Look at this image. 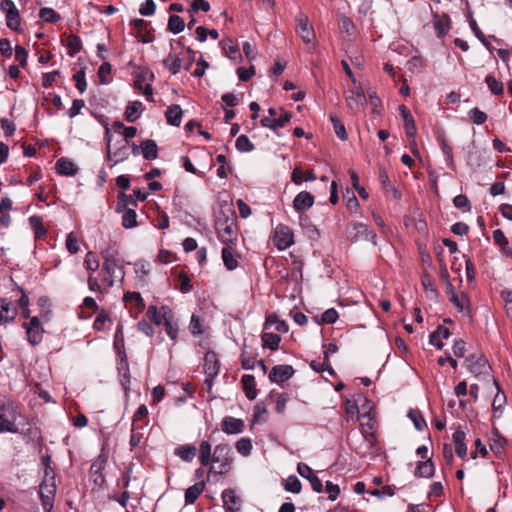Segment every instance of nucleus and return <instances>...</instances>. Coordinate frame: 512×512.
I'll list each match as a JSON object with an SVG mask.
<instances>
[{"instance_id":"nucleus-1","label":"nucleus","mask_w":512,"mask_h":512,"mask_svg":"<svg viewBox=\"0 0 512 512\" xmlns=\"http://www.w3.org/2000/svg\"><path fill=\"white\" fill-rule=\"evenodd\" d=\"M236 222V212L230 205L221 206L215 214V229L219 240L223 244H233L236 240Z\"/></svg>"},{"instance_id":"nucleus-2","label":"nucleus","mask_w":512,"mask_h":512,"mask_svg":"<svg viewBox=\"0 0 512 512\" xmlns=\"http://www.w3.org/2000/svg\"><path fill=\"white\" fill-rule=\"evenodd\" d=\"M101 256L104 260L103 269L112 278L124 277L123 263L115 242L109 243L108 246L102 250Z\"/></svg>"},{"instance_id":"nucleus-3","label":"nucleus","mask_w":512,"mask_h":512,"mask_svg":"<svg viewBox=\"0 0 512 512\" xmlns=\"http://www.w3.org/2000/svg\"><path fill=\"white\" fill-rule=\"evenodd\" d=\"M56 491L55 476L52 471H50V467H45L44 479L39 488L41 504L45 512H51Z\"/></svg>"},{"instance_id":"nucleus-4","label":"nucleus","mask_w":512,"mask_h":512,"mask_svg":"<svg viewBox=\"0 0 512 512\" xmlns=\"http://www.w3.org/2000/svg\"><path fill=\"white\" fill-rule=\"evenodd\" d=\"M16 418L17 411L15 405L12 402L0 400V433H17Z\"/></svg>"},{"instance_id":"nucleus-5","label":"nucleus","mask_w":512,"mask_h":512,"mask_svg":"<svg viewBox=\"0 0 512 512\" xmlns=\"http://www.w3.org/2000/svg\"><path fill=\"white\" fill-rule=\"evenodd\" d=\"M233 461L232 449L228 444H218L212 454L211 463L218 464V473H227Z\"/></svg>"},{"instance_id":"nucleus-6","label":"nucleus","mask_w":512,"mask_h":512,"mask_svg":"<svg viewBox=\"0 0 512 512\" xmlns=\"http://www.w3.org/2000/svg\"><path fill=\"white\" fill-rule=\"evenodd\" d=\"M465 365L475 377L487 376L491 370L488 360L482 354L469 355L465 360Z\"/></svg>"},{"instance_id":"nucleus-7","label":"nucleus","mask_w":512,"mask_h":512,"mask_svg":"<svg viewBox=\"0 0 512 512\" xmlns=\"http://www.w3.org/2000/svg\"><path fill=\"white\" fill-rule=\"evenodd\" d=\"M0 9L5 13L7 26L16 32H19L21 30V18L14 2L12 0H3L0 3Z\"/></svg>"},{"instance_id":"nucleus-8","label":"nucleus","mask_w":512,"mask_h":512,"mask_svg":"<svg viewBox=\"0 0 512 512\" xmlns=\"http://www.w3.org/2000/svg\"><path fill=\"white\" fill-rule=\"evenodd\" d=\"M345 100L348 110L355 114L360 111L366 103V96L361 86L349 89L345 92Z\"/></svg>"},{"instance_id":"nucleus-9","label":"nucleus","mask_w":512,"mask_h":512,"mask_svg":"<svg viewBox=\"0 0 512 512\" xmlns=\"http://www.w3.org/2000/svg\"><path fill=\"white\" fill-rule=\"evenodd\" d=\"M154 74L149 69H142L136 77L135 88L142 91L148 101H153V88L151 82Z\"/></svg>"},{"instance_id":"nucleus-10","label":"nucleus","mask_w":512,"mask_h":512,"mask_svg":"<svg viewBox=\"0 0 512 512\" xmlns=\"http://www.w3.org/2000/svg\"><path fill=\"white\" fill-rule=\"evenodd\" d=\"M273 243L279 250L290 247L294 243L292 230L287 225L279 224L274 230Z\"/></svg>"},{"instance_id":"nucleus-11","label":"nucleus","mask_w":512,"mask_h":512,"mask_svg":"<svg viewBox=\"0 0 512 512\" xmlns=\"http://www.w3.org/2000/svg\"><path fill=\"white\" fill-rule=\"evenodd\" d=\"M347 236L351 242H357L361 240H371L375 243V233L368 229L365 224L355 223L347 228Z\"/></svg>"},{"instance_id":"nucleus-12","label":"nucleus","mask_w":512,"mask_h":512,"mask_svg":"<svg viewBox=\"0 0 512 512\" xmlns=\"http://www.w3.org/2000/svg\"><path fill=\"white\" fill-rule=\"evenodd\" d=\"M162 316L163 326L165 327V331L168 337L171 340L176 341L178 337L179 325L172 309L165 305L162 306Z\"/></svg>"},{"instance_id":"nucleus-13","label":"nucleus","mask_w":512,"mask_h":512,"mask_svg":"<svg viewBox=\"0 0 512 512\" xmlns=\"http://www.w3.org/2000/svg\"><path fill=\"white\" fill-rule=\"evenodd\" d=\"M399 111H400V114L404 121V129H405L406 136L409 139L414 140L416 133H417V129H416L415 121H414V118H413L411 112L405 105H400ZM412 144H413L412 152L414 154L418 153L415 141H413Z\"/></svg>"},{"instance_id":"nucleus-14","label":"nucleus","mask_w":512,"mask_h":512,"mask_svg":"<svg viewBox=\"0 0 512 512\" xmlns=\"http://www.w3.org/2000/svg\"><path fill=\"white\" fill-rule=\"evenodd\" d=\"M294 374V369L290 365H276L274 366L270 373L269 379L275 383H282L288 379H290Z\"/></svg>"},{"instance_id":"nucleus-15","label":"nucleus","mask_w":512,"mask_h":512,"mask_svg":"<svg viewBox=\"0 0 512 512\" xmlns=\"http://www.w3.org/2000/svg\"><path fill=\"white\" fill-rule=\"evenodd\" d=\"M315 198L308 191H301L298 193L293 200V208L297 212H304L310 209L314 205Z\"/></svg>"},{"instance_id":"nucleus-16","label":"nucleus","mask_w":512,"mask_h":512,"mask_svg":"<svg viewBox=\"0 0 512 512\" xmlns=\"http://www.w3.org/2000/svg\"><path fill=\"white\" fill-rule=\"evenodd\" d=\"M220 363L214 351H208L204 356V372L206 376L217 377Z\"/></svg>"},{"instance_id":"nucleus-17","label":"nucleus","mask_w":512,"mask_h":512,"mask_svg":"<svg viewBox=\"0 0 512 512\" xmlns=\"http://www.w3.org/2000/svg\"><path fill=\"white\" fill-rule=\"evenodd\" d=\"M222 499L226 512H239L240 499L233 489H226L222 493Z\"/></svg>"},{"instance_id":"nucleus-18","label":"nucleus","mask_w":512,"mask_h":512,"mask_svg":"<svg viewBox=\"0 0 512 512\" xmlns=\"http://www.w3.org/2000/svg\"><path fill=\"white\" fill-rule=\"evenodd\" d=\"M292 114L290 112H284L279 118H262L261 125L276 131L278 128L284 127L290 120Z\"/></svg>"},{"instance_id":"nucleus-19","label":"nucleus","mask_w":512,"mask_h":512,"mask_svg":"<svg viewBox=\"0 0 512 512\" xmlns=\"http://www.w3.org/2000/svg\"><path fill=\"white\" fill-rule=\"evenodd\" d=\"M297 32L305 43H311L314 38V32L308 25L307 16L301 15L297 19Z\"/></svg>"},{"instance_id":"nucleus-20","label":"nucleus","mask_w":512,"mask_h":512,"mask_svg":"<svg viewBox=\"0 0 512 512\" xmlns=\"http://www.w3.org/2000/svg\"><path fill=\"white\" fill-rule=\"evenodd\" d=\"M245 427L244 421L241 419L227 416L222 421V430L227 434H239Z\"/></svg>"},{"instance_id":"nucleus-21","label":"nucleus","mask_w":512,"mask_h":512,"mask_svg":"<svg viewBox=\"0 0 512 512\" xmlns=\"http://www.w3.org/2000/svg\"><path fill=\"white\" fill-rule=\"evenodd\" d=\"M55 169L58 174L64 176H74L78 171L77 166L71 160L65 157H61L57 160Z\"/></svg>"},{"instance_id":"nucleus-22","label":"nucleus","mask_w":512,"mask_h":512,"mask_svg":"<svg viewBox=\"0 0 512 512\" xmlns=\"http://www.w3.org/2000/svg\"><path fill=\"white\" fill-rule=\"evenodd\" d=\"M120 361L118 362V373L121 384L126 387L130 383V371L127 356L125 352H119Z\"/></svg>"},{"instance_id":"nucleus-23","label":"nucleus","mask_w":512,"mask_h":512,"mask_svg":"<svg viewBox=\"0 0 512 512\" xmlns=\"http://www.w3.org/2000/svg\"><path fill=\"white\" fill-rule=\"evenodd\" d=\"M435 473V466L431 458L425 461H420L417 464L414 475L417 478H431Z\"/></svg>"},{"instance_id":"nucleus-24","label":"nucleus","mask_w":512,"mask_h":512,"mask_svg":"<svg viewBox=\"0 0 512 512\" xmlns=\"http://www.w3.org/2000/svg\"><path fill=\"white\" fill-rule=\"evenodd\" d=\"M452 437L455 444V452L457 456L462 459L465 458V456L467 455V446L464 442L466 437L465 432L459 428L453 433Z\"/></svg>"},{"instance_id":"nucleus-25","label":"nucleus","mask_w":512,"mask_h":512,"mask_svg":"<svg viewBox=\"0 0 512 512\" xmlns=\"http://www.w3.org/2000/svg\"><path fill=\"white\" fill-rule=\"evenodd\" d=\"M167 123L172 126H180L183 111L180 107V105L173 104L167 108V111L165 113Z\"/></svg>"},{"instance_id":"nucleus-26","label":"nucleus","mask_w":512,"mask_h":512,"mask_svg":"<svg viewBox=\"0 0 512 512\" xmlns=\"http://www.w3.org/2000/svg\"><path fill=\"white\" fill-rule=\"evenodd\" d=\"M163 65L171 72V74L175 75L180 71L181 68L184 69L186 62H184L183 59L179 56L170 53L163 60Z\"/></svg>"},{"instance_id":"nucleus-27","label":"nucleus","mask_w":512,"mask_h":512,"mask_svg":"<svg viewBox=\"0 0 512 512\" xmlns=\"http://www.w3.org/2000/svg\"><path fill=\"white\" fill-rule=\"evenodd\" d=\"M205 489V482L200 481L190 486L185 491V503L194 504L198 497L202 494Z\"/></svg>"},{"instance_id":"nucleus-28","label":"nucleus","mask_w":512,"mask_h":512,"mask_svg":"<svg viewBox=\"0 0 512 512\" xmlns=\"http://www.w3.org/2000/svg\"><path fill=\"white\" fill-rule=\"evenodd\" d=\"M241 383L246 397L249 400H254L257 396V389L255 385V378L253 375L245 374L241 378Z\"/></svg>"},{"instance_id":"nucleus-29","label":"nucleus","mask_w":512,"mask_h":512,"mask_svg":"<svg viewBox=\"0 0 512 512\" xmlns=\"http://www.w3.org/2000/svg\"><path fill=\"white\" fill-rule=\"evenodd\" d=\"M141 152L146 160H154L158 157V146L154 140L146 139L140 144Z\"/></svg>"},{"instance_id":"nucleus-30","label":"nucleus","mask_w":512,"mask_h":512,"mask_svg":"<svg viewBox=\"0 0 512 512\" xmlns=\"http://www.w3.org/2000/svg\"><path fill=\"white\" fill-rule=\"evenodd\" d=\"M16 316V310L11 308L10 302L0 298V325L12 321Z\"/></svg>"},{"instance_id":"nucleus-31","label":"nucleus","mask_w":512,"mask_h":512,"mask_svg":"<svg viewBox=\"0 0 512 512\" xmlns=\"http://www.w3.org/2000/svg\"><path fill=\"white\" fill-rule=\"evenodd\" d=\"M222 260L225 267L228 270H234L238 267V260L233 254V249L231 244L227 245L222 249Z\"/></svg>"},{"instance_id":"nucleus-32","label":"nucleus","mask_w":512,"mask_h":512,"mask_svg":"<svg viewBox=\"0 0 512 512\" xmlns=\"http://www.w3.org/2000/svg\"><path fill=\"white\" fill-rule=\"evenodd\" d=\"M196 452V447L190 444L182 445L175 449V454L185 462H191L194 459Z\"/></svg>"},{"instance_id":"nucleus-33","label":"nucleus","mask_w":512,"mask_h":512,"mask_svg":"<svg viewBox=\"0 0 512 512\" xmlns=\"http://www.w3.org/2000/svg\"><path fill=\"white\" fill-rule=\"evenodd\" d=\"M142 103L140 101L129 102L125 109V119L128 122H135L141 115L140 109Z\"/></svg>"},{"instance_id":"nucleus-34","label":"nucleus","mask_w":512,"mask_h":512,"mask_svg":"<svg viewBox=\"0 0 512 512\" xmlns=\"http://www.w3.org/2000/svg\"><path fill=\"white\" fill-rule=\"evenodd\" d=\"M261 340L264 348H269L270 350L275 351L279 347L281 337L275 333L264 332L261 335Z\"/></svg>"},{"instance_id":"nucleus-35","label":"nucleus","mask_w":512,"mask_h":512,"mask_svg":"<svg viewBox=\"0 0 512 512\" xmlns=\"http://www.w3.org/2000/svg\"><path fill=\"white\" fill-rule=\"evenodd\" d=\"M122 225L126 229H131L137 226V214L134 208L122 209Z\"/></svg>"},{"instance_id":"nucleus-36","label":"nucleus","mask_w":512,"mask_h":512,"mask_svg":"<svg viewBox=\"0 0 512 512\" xmlns=\"http://www.w3.org/2000/svg\"><path fill=\"white\" fill-rule=\"evenodd\" d=\"M211 460V444L208 441L203 440L199 445V461L202 466H207L211 464Z\"/></svg>"},{"instance_id":"nucleus-37","label":"nucleus","mask_w":512,"mask_h":512,"mask_svg":"<svg viewBox=\"0 0 512 512\" xmlns=\"http://www.w3.org/2000/svg\"><path fill=\"white\" fill-rule=\"evenodd\" d=\"M329 119L333 125V129L337 137L342 141H346L348 139V134L344 124L339 119V117L336 114H330Z\"/></svg>"},{"instance_id":"nucleus-38","label":"nucleus","mask_w":512,"mask_h":512,"mask_svg":"<svg viewBox=\"0 0 512 512\" xmlns=\"http://www.w3.org/2000/svg\"><path fill=\"white\" fill-rule=\"evenodd\" d=\"M485 83L487 84L489 90L492 94L500 96L504 94V86L503 83L497 80L492 75H487L485 78Z\"/></svg>"},{"instance_id":"nucleus-39","label":"nucleus","mask_w":512,"mask_h":512,"mask_svg":"<svg viewBox=\"0 0 512 512\" xmlns=\"http://www.w3.org/2000/svg\"><path fill=\"white\" fill-rule=\"evenodd\" d=\"M26 329L27 340L31 345H37L42 341L43 328L42 327H24Z\"/></svg>"},{"instance_id":"nucleus-40","label":"nucleus","mask_w":512,"mask_h":512,"mask_svg":"<svg viewBox=\"0 0 512 512\" xmlns=\"http://www.w3.org/2000/svg\"><path fill=\"white\" fill-rule=\"evenodd\" d=\"M147 415H148V409H147L146 405H144V404L140 405L137 408V410H136V412H135V414L133 416L132 425L134 427V430L142 429L144 427V425L147 424V422H145L143 424L140 423V421L142 419H145L147 417Z\"/></svg>"},{"instance_id":"nucleus-41","label":"nucleus","mask_w":512,"mask_h":512,"mask_svg":"<svg viewBox=\"0 0 512 512\" xmlns=\"http://www.w3.org/2000/svg\"><path fill=\"white\" fill-rule=\"evenodd\" d=\"M168 30L174 34L182 32L185 28L184 20L178 15H171L168 19Z\"/></svg>"},{"instance_id":"nucleus-42","label":"nucleus","mask_w":512,"mask_h":512,"mask_svg":"<svg viewBox=\"0 0 512 512\" xmlns=\"http://www.w3.org/2000/svg\"><path fill=\"white\" fill-rule=\"evenodd\" d=\"M221 44L226 56L230 59H237L238 57H241L238 46L235 45L231 39H223Z\"/></svg>"},{"instance_id":"nucleus-43","label":"nucleus","mask_w":512,"mask_h":512,"mask_svg":"<svg viewBox=\"0 0 512 512\" xmlns=\"http://www.w3.org/2000/svg\"><path fill=\"white\" fill-rule=\"evenodd\" d=\"M146 317L157 326L163 325L162 306L158 309L155 305H150Z\"/></svg>"},{"instance_id":"nucleus-44","label":"nucleus","mask_w":512,"mask_h":512,"mask_svg":"<svg viewBox=\"0 0 512 512\" xmlns=\"http://www.w3.org/2000/svg\"><path fill=\"white\" fill-rule=\"evenodd\" d=\"M408 417L418 431H422L427 425L422 413L418 409H410L408 411Z\"/></svg>"},{"instance_id":"nucleus-45","label":"nucleus","mask_w":512,"mask_h":512,"mask_svg":"<svg viewBox=\"0 0 512 512\" xmlns=\"http://www.w3.org/2000/svg\"><path fill=\"white\" fill-rule=\"evenodd\" d=\"M339 30L342 33L351 36L355 31V25L352 19L344 14L339 16Z\"/></svg>"},{"instance_id":"nucleus-46","label":"nucleus","mask_w":512,"mask_h":512,"mask_svg":"<svg viewBox=\"0 0 512 512\" xmlns=\"http://www.w3.org/2000/svg\"><path fill=\"white\" fill-rule=\"evenodd\" d=\"M128 205L137 207V202L132 198L131 195H127L124 192L119 193L116 211L120 213L122 209H128Z\"/></svg>"},{"instance_id":"nucleus-47","label":"nucleus","mask_w":512,"mask_h":512,"mask_svg":"<svg viewBox=\"0 0 512 512\" xmlns=\"http://www.w3.org/2000/svg\"><path fill=\"white\" fill-rule=\"evenodd\" d=\"M29 223L32 229L34 230L36 238H40L46 234V229L44 228L42 219L39 216H31L29 218Z\"/></svg>"},{"instance_id":"nucleus-48","label":"nucleus","mask_w":512,"mask_h":512,"mask_svg":"<svg viewBox=\"0 0 512 512\" xmlns=\"http://www.w3.org/2000/svg\"><path fill=\"white\" fill-rule=\"evenodd\" d=\"M124 301L126 302H134L135 307L137 308L138 312H141L145 308L144 300L141 297V294L139 292H127L124 295Z\"/></svg>"},{"instance_id":"nucleus-49","label":"nucleus","mask_w":512,"mask_h":512,"mask_svg":"<svg viewBox=\"0 0 512 512\" xmlns=\"http://www.w3.org/2000/svg\"><path fill=\"white\" fill-rule=\"evenodd\" d=\"M284 488L288 492L297 494L301 492L302 485L296 476L291 475L285 480Z\"/></svg>"},{"instance_id":"nucleus-50","label":"nucleus","mask_w":512,"mask_h":512,"mask_svg":"<svg viewBox=\"0 0 512 512\" xmlns=\"http://www.w3.org/2000/svg\"><path fill=\"white\" fill-rule=\"evenodd\" d=\"M90 471L92 474L93 483L96 484L97 486L101 487L105 482V478L101 472L102 465L95 462L91 465Z\"/></svg>"},{"instance_id":"nucleus-51","label":"nucleus","mask_w":512,"mask_h":512,"mask_svg":"<svg viewBox=\"0 0 512 512\" xmlns=\"http://www.w3.org/2000/svg\"><path fill=\"white\" fill-rule=\"evenodd\" d=\"M235 146L240 152H250L254 149L253 143L249 140L246 135H240L236 139Z\"/></svg>"},{"instance_id":"nucleus-52","label":"nucleus","mask_w":512,"mask_h":512,"mask_svg":"<svg viewBox=\"0 0 512 512\" xmlns=\"http://www.w3.org/2000/svg\"><path fill=\"white\" fill-rule=\"evenodd\" d=\"M67 46L69 48V55L73 56L81 50L82 41L79 36L72 34L68 37Z\"/></svg>"},{"instance_id":"nucleus-53","label":"nucleus","mask_w":512,"mask_h":512,"mask_svg":"<svg viewBox=\"0 0 512 512\" xmlns=\"http://www.w3.org/2000/svg\"><path fill=\"white\" fill-rule=\"evenodd\" d=\"M236 449L239 454L249 456L252 450V442L249 438H241L236 442Z\"/></svg>"},{"instance_id":"nucleus-54","label":"nucleus","mask_w":512,"mask_h":512,"mask_svg":"<svg viewBox=\"0 0 512 512\" xmlns=\"http://www.w3.org/2000/svg\"><path fill=\"white\" fill-rule=\"evenodd\" d=\"M84 266L87 270L91 272H95L99 268V260L97 259L96 255L89 251L84 259Z\"/></svg>"},{"instance_id":"nucleus-55","label":"nucleus","mask_w":512,"mask_h":512,"mask_svg":"<svg viewBox=\"0 0 512 512\" xmlns=\"http://www.w3.org/2000/svg\"><path fill=\"white\" fill-rule=\"evenodd\" d=\"M39 17L50 23L57 22L60 19V16L52 9V8H42L39 12Z\"/></svg>"},{"instance_id":"nucleus-56","label":"nucleus","mask_w":512,"mask_h":512,"mask_svg":"<svg viewBox=\"0 0 512 512\" xmlns=\"http://www.w3.org/2000/svg\"><path fill=\"white\" fill-rule=\"evenodd\" d=\"M178 280L180 282V285L178 286V289L182 292V293H189L193 286L191 284V281H190V278L189 276L185 273V272H181L179 275H178Z\"/></svg>"},{"instance_id":"nucleus-57","label":"nucleus","mask_w":512,"mask_h":512,"mask_svg":"<svg viewBox=\"0 0 512 512\" xmlns=\"http://www.w3.org/2000/svg\"><path fill=\"white\" fill-rule=\"evenodd\" d=\"M73 80L76 82V88L80 93H83L87 89V82L85 78L84 70H79L73 75Z\"/></svg>"},{"instance_id":"nucleus-58","label":"nucleus","mask_w":512,"mask_h":512,"mask_svg":"<svg viewBox=\"0 0 512 512\" xmlns=\"http://www.w3.org/2000/svg\"><path fill=\"white\" fill-rule=\"evenodd\" d=\"M453 203H454L455 207H457L458 209H462L463 211L471 210L470 201L466 195H463V194L457 195L453 199Z\"/></svg>"},{"instance_id":"nucleus-59","label":"nucleus","mask_w":512,"mask_h":512,"mask_svg":"<svg viewBox=\"0 0 512 512\" xmlns=\"http://www.w3.org/2000/svg\"><path fill=\"white\" fill-rule=\"evenodd\" d=\"M210 4L206 0H193L189 13H197L198 11L208 12Z\"/></svg>"},{"instance_id":"nucleus-60","label":"nucleus","mask_w":512,"mask_h":512,"mask_svg":"<svg viewBox=\"0 0 512 512\" xmlns=\"http://www.w3.org/2000/svg\"><path fill=\"white\" fill-rule=\"evenodd\" d=\"M469 115H470L472 122L477 125H481L487 120L486 113L479 110L478 108L471 109L469 112Z\"/></svg>"},{"instance_id":"nucleus-61","label":"nucleus","mask_w":512,"mask_h":512,"mask_svg":"<svg viewBox=\"0 0 512 512\" xmlns=\"http://www.w3.org/2000/svg\"><path fill=\"white\" fill-rule=\"evenodd\" d=\"M189 329L194 336H199L203 333L200 318L195 314L191 316Z\"/></svg>"},{"instance_id":"nucleus-62","label":"nucleus","mask_w":512,"mask_h":512,"mask_svg":"<svg viewBox=\"0 0 512 512\" xmlns=\"http://www.w3.org/2000/svg\"><path fill=\"white\" fill-rule=\"evenodd\" d=\"M338 319V312L334 308L327 309L321 316V323L334 324Z\"/></svg>"},{"instance_id":"nucleus-63","label":"nucleus","mask_w":512,"mask_h":512,"mask_svg":"<svg viewBox=\"0 0 512 512\" xmlns=\"http://www.w3.org/2000/svg\"><path fill=\"white\" fill-rule=\"evenodd\" d=\"M66 248L71 254H75L79 251L78 240L73 232L67 235Z\"/></svg>"},{"instance_id":"nucleus-64","label":"nucleus","mask_w":512,"mask_h":512,"mask_svg":"<svg viewBox=\"0 0 512 512\" xmlns=\"http://www.w3.org/2000/svg\"><path fill=\"white\" fill-rule=\"evenodd\" d=\"M156 4L153 0H146L140 7L139 12L142 16H151L155 13Z\"/></svg>"}]
</instances>
